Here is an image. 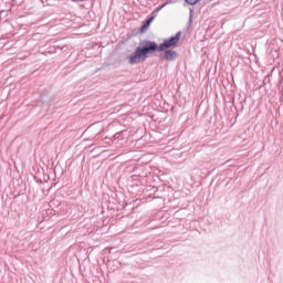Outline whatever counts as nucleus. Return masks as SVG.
<instances>
[{"instance_id":"1","label":"nucleus","mask_w":283,"mask_h":283,"mask_svg":"<svg viewBox=\"0 0 283 283\" xmlns=\"http://www.w3.org/2000/svg\"><path fill=\"white\" fill-rule=\"evenodd\" d=\"M156 52H163L160 44L151 40H142L133 54L128 56L129 65H138V63H145L146 59H149L151 54Z\"/></svg>"},{"instance_id":"2","label":"nucleus","mask_w":283,"mask_h":283,"mask_svg":"<svg viewBox=\"0 0 283 283\" xmlns=\"http://www.w3.org/2000/svg\"><path fill=\"white\" fill-rule=\"evenodd\" d=\"M182 36V31H178L175 35H171L168 39H165L161 43H159L161 52L165 50H171L180 46V38Z\"/></svg>"},{"instance_id":"3","label":"nucleus","mask_w":283,"mask_h":283,"mask_svg":"<svg viewBox=\"0 0 283 283\" xmlns=\"http://www.w3.org/2000/svg\"><path fill=\"white\" fill-rule=\"evenodd\" d=\"M127 135V130H120L115 133L112 137H105L104 140L106 145H112L113 143H118V140H125V136Z\"/></svg>"},{"instance_id":"4","label":"nucleus","mask_w":283,"mask_h":283,"mask_svg":"<svg viewBox=\"0 0 283 283\" xmlns=\"http://www.w3.org/2000/svg\"><path fill=\"white\" fill-rule=\"evenodd\" d=\"M159 59L161 61H176V59H178V52H176L174 49L161 51Z\"/></svg>"},{"instance_id":"5","label":"nucleus","mask_w":283,"mask_h":283,"mask_svg":"<svg viewBox=\"0 0 283 283\" xmlns=\"http://www.w3.org/2000/svg\"><path fill=\"white\" fill-rule=\"evenodd\" d=\"M156 18L154 17L153 13H150L146 20L143 22V24L139 27L138 32L139 34H145V32H147V30H149V27L151 25V23H154V20Z\"/></svg>"},{"instance_id":"6","label":"nucleus","mask_w":283,"mask_h":283,"mask_svg":"<svg viewBox=\"0 0 283 283\" xmlns=\"http://www.w3.org/2000/svg\"><path fill=\"white\" fill-rule=\"evenodd\" d=\"M65 48H67L66 45H53L50 48L49 50V54H56L57 52H63V50H65Z\"/></svg>"},{"instance_id":"7","label":"nucleus","mask_w":283,"mask_h":283,"mask_svg":"<svg viewBox=\"0 0 283 283\" xmlns=\"http://www.w3.org/2000/svg\"><path fill=\"white\" fill-rule=\"evenodd\" d=\"M166 6H169V2H165L163 4H160L159 7H157L151 14L156 18L158 17V12H160V10H163L164 8H166Z\"/></svg>"},{"instance_id":"8","label":"nucleus","mask_w":283,"mask_h":283,"mask_svg":"<svg viewBox=\"0 0 283 283\" xmlns=\"http://www.w3.org/2000/svg\"><path fill=\"white\" fill-rule=\"evenodd\" d=\"M25 0H12L11 8H19V6H23Z\"/></svg>"},{"instance_id":"9","label":"nucleus","mask_w":283,"mask_h":283,"mask_svg":"<svg viewBox=\"0 0 283 283\" xmlns=\"http://www.w3.org/2000/svg\"><path fill=\"white\" fill-rule=\"evenodd\" d=\"M187 6H198L202 0H184Z\"/></svg>"},{"instance_id":"10","label":"nucleus","mask_w":283,"mask_h":283,"mask_svg":"<svg viewBox=\"0 0 283 283\" xmlns=\"http://www.w3.org/2000/svg\"><path fill=\"white\" fill-rule=\"evenodd\" d=\"M193 12H195L193 8H190L189 9V20H188L189 25H191V23H193Z\"/></svg>"},{"instance_id":"11","label":"nucleus","mask_w":283,"mask_h":283,"mask_svg":"<svg viewBox=\"0 0 283 283\" xmlns=\"http://www.w3.org/2000/svg\"><path fill=\"white\" fill-rule=\"evenodd\" d=\"M33 179H34V181H35L38 185H43V179H41V178H39V177H36V176H34Z\"/></svg>"},{"instance_id":"12","label":"nucleus","mask_w":283,"mask_h":283,"mask_svg":"<svg viewBox=\"0 0 283 283\" xmlns=\"http://www.w3.org/2000/svg\"><path fill=\"white\" fill-rule=\"evenodd\" d=\"M244 103H247V98H244V99L241 102V112H242V109H244Z\"/></svg>"},{"instance_id":"13","label":"nucleus","mask_w":283,"mask_h":283,"mask_svg":"<svg viewBox=\"0 0 283 283\" xmlns=\"http://www.w3.org/2000/svg\"><path fill=\"white\" fill-rule=\"evenodd\" d=\"M3 12H6V11H3V10H2V11H0V17H1V14H3Z\"/></svg>"},{"instance_id":"14","label":"nucleus","mask_w":283,"mask_h":283,"mask_svg":"<svg viewBox=\"0 0 283 283\" xmlns=\"http://www.w3.org/2000/svg\"><path fill=\"white\" fill-rule=\"evenodd\" d=\"M160 188H157L156 191H158Z\"/></svg>"},{"instance_id":"15","label":"nucleus","mask_w":283,"mask_h":283,"mask_svg":"<svg viewBox=\"0 0 283 283\" xmlns=\"http://www.w3.org/2000/svg\"><path fill=\"white\" fill-rule=\"evenodd\" d=\"M51 212L50 213H52L54 210H50Z\"/></svg>"}]
</instances>
